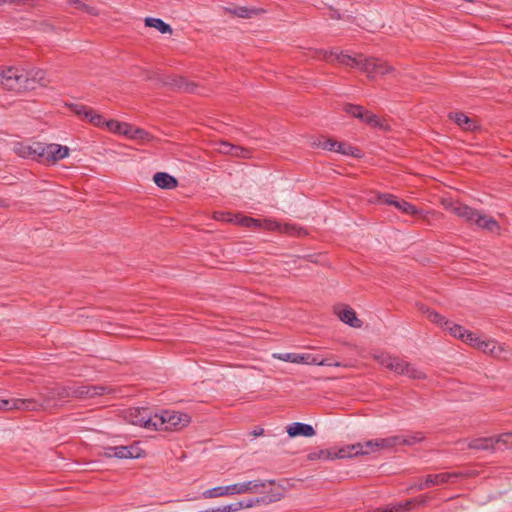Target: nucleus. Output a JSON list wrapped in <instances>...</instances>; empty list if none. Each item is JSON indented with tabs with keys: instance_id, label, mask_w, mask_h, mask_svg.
<instances>
[{
	"instance_id": "nucleus-1",
	"label": "nucleus",
	"mask_w": 512,
	"mask_h": 512,
	"mask_svg": "<svg viewBox=\"0 0 512 512\" xmlns=\"http://www.w3.org/2000/svg\"><path fill=\"white\" fill-rule=\"evenodd\" d=\"M319 59L327 62L337 61L338 63L351 67L357 68L360 71L367 74L370 79H375L379 76H384L393 71V67L388 65L386 62L375 59V58H364L363 55L351 56L337 50L332 51H319Z\"/></svg>"
},
{
	"instance_id": "nucleus-2",
	"label": "nucleus",
	"mask_w": 512,
	"mask_h": 512,
	"mask_svg": "<svg viewBox=\"0 0 512 512\" xmlns=\"http://www.w3.org/2000/svg\"><path fill=\"white\" fill-rule=\"evenodd\" d=\"M111 388L103 385H80V386H58L51 388L47 391L45 396L43 397V402L40 403L36 400V402L40 405V409H46L56 406L53 401L59 399H65L69 397L79 398V399H88L94 398L96 396L104 395L110 393Z\"/></svg>"
},
{
	"instance_id": "nucleus-3",
	"label": "nucleus",
	"mask_w": 512,
	"mask_h": 512,
	"mask_svg": "<svg viewBox=\"0 0 512 512\" xmlns=\"http://www.w3.org/2000/svg\"><path fill=\"white\" fill-rule=\"evenodd\" d=\"M46 72L33 69L29 73L17 67H0V86L13 91L32 90L35 84L45 85Z\"/></svg>"
},
{
	"instance_id": "nucleus-4",
	"label": "nucleus",
	"mask_w": 512,
	"mask_h": 512,
	"mask_svg": "<svg viewBox=\"0 0 512 512\" xmlns=\"http://www.w3.org/2000/svg\"><path fill=\"white\" fill-rule=\"evenodd\" d=\"M274 485L275 480H261L255 479L251 481H246L242 483H234L227 486H218L208 490H205L202 496L205 499L223 497V496H232L246 493H260L263 492V489L266 485Z\"/></svg>"
},
{
	"instance_id": "nucleus-5",
	"label": "nucleus",
	"mask_w": 512,
	"mask_h": 512,
	"mask_svg": "<svg viewBox=\"0 0 512 512\" xmlns=\"http://www.w3.org/2000/svg\"><path fill=\"white\" fill-rule=\"evenodd\" d=\"M375 360L386 369L397 375H404L414 380L426 379V374L415 365L390 354L381 353L374 356Z\"/></svg>"
},
{
	"instance_id": "nucleus-6",
	"label": "nucleus",
	"mask_w": 512,
	"mask_h": 512,
	"mask_svg": "<svg viewBox=\"0 0 512 512\" xmlns=\"http://www.w3.org/2000/svg\"><path fill=\"white\" fill-rule=\"evenodd\" d=\"M460 445L477 451H492L512 448V432H505L496 436L475 438L470 441H459Z\"/></svg>"
},
{
	"instance_id": "nucleus-7",
	"label": "nucleus",
	"mask_w": 512,
	"mask_h": 512,
	"mask_svg": "<svg viewBox=\"0 0 512 512\" xmlns=\"http://www.w3.org/2000/svg\"><path fill=\"white\" fill-rule=\"evenodd\" d=\"M190 416L186 413L164 410L154 414L152 426L154 430H178L190 423Z\"/></svg>"
},
{
	"instance_id": "nucleus-8",
	"label": "nucleus",
	"mask_w": 512,
	"mask_h": 512,
	"mask_svg": "<svg viewBox=\"0 0 512 512\" xmlns=\"http://www.w3.org/2000/svg\"><path fill=\"white\" fill-rule=\"evenodd\" d=\"M124 418L127 422L144 427L149 430H154L152 423L154 422V415L148 408H129L124 412Z\"/></svg>"
},
{
	"instance_id": "nucleus-9",
	"label": "nucleus",
	"mask_w": 512,
	"mask_h": 512,
	"mask_svg": "<svg viewBox=\"0 0 512 512\" xmlns=\"http://www.w3.org/2000/svg\"><path fill=\"white\" fill-rule=\"evenodd\" d=\"M39 404L35 399H1L0 411L20 410V411H36Z\"/></svg>"
},
{
	"instance_id": "nucleus-10",
	"label": "nucleus",
	"mask_w": 512,
	"mask_h": 512,
	"mask_svg": "<svg viewBox=\"0 0 512 512\" xmlns=\"http://www.w3.org/2000/svg\"><path fill=\"white\" fill-rule=\"evenodd\" d=\"M379 449V440H368L363 443H357L353 444L351 446H348L347 449H341L339 451V457H351V456H357V455H363L368 454L372 451H377Z\"/></svg>"
},
{
	"instance_id": "nucleus-11",
	"label": "nucleus",
	"mask_w": 512,
	"mask_h": 512,
	"mask_svg": "<svg viewBox=\"0 0 512 512\" xmlns=\"http://www.w3.org/2000/svg\"><path fill=\"white\" fill-rule=\"evenodd\" d=\"M43 160L41 163H55L69 155V148L56 143H42Z\"/></svg>"
},
{
	"instance_id": "nucleus-12",
	"label": "nucleus",
	"mask_w": 512,
	"mask_h": 512,
	"mask_svg": "<svg viewBox=\"0 0 512 512\" xmlns=\"http://www.w3.org/2000/svg\"><path fill=\"white\" fill-rule=\"evenodd\" d=\"M458 473L455 472H443L439 474L427 475L423 481L415 483L411 486V489L424 490L430 486L442 485L449 482L452 478H457Z\"/></svg>"
},
{
	"instance_id": "nucleus-13",
	"label": "nucleus",
	"mask_w": 512,
	"mask_h": 512,
	"mask_svg": "<svg viewBox=\"0 0 512 512\" xmlns=\"http://www.w3.org/2000/svg\"><path fill=\"white\" fill-rule=\"evenodd\" d=\"M43 148L41 142L32 144L19 143L15 146V152L22 158H29L41 162L43 160Z\"/></svg>"
},
{
	"instance_id": "nucleus-14",
	"label": "nucleus",
	"mask_w": 512,
	"mask_h": 512,
	"mask_svg": "<svg viewBox=\"0 0 512 512\" xmlns=\"http://www.w3.org/2000/svg\"><path fill=\"white\" fill-rule=\"evenodd\" d=\"M445 207L453 214H455L456 216L463 219L465 222L469 224H473L478 213V210L455 201L449 202L448 204L445 205Z\"/></svg>"
},
{
	"instance_id": "nucleus-15",
	"label": "nucleus",
	"mask_w": 512,
	"mask_h": 512,
	"mask_svg": "<svg viewBox=\"0 0 512 512\" xmlns=\"http://www.w3.org/2000/svg\"><path fill=\"white\" fill-rule=\"evenodd\" d=\"M470 345L495 357H500L504 352V347L495 340H481L476 335L473 339L470 338Z\"/></svg>"
},
{
	"instance_id": "nucleus-16",
	"label": "nucleus",
	"mask_w": 512,
	"mask_h": 512,
	"mask_svg": "<svg viewBox=\"0 0 512 512\" xmlns=\"http://www.w3.org/2000/svg\"><path fill=\"white\" fill-rule=\"evenodd\" d=\"M283 490H284L283 487L281 485H279L278 487L271 489L269 492H267L266 495H264L260 498L251 499L247 502L243 501V508H251L255 504H260V503L269 504V503L277 502L284 497Z\"/></svg>"
},
{
	"instance_id": "nucleus-17",
	"label": "nucleus",
	"mask_w": 512,
	"mask_h": 512,
	"mask_svg": "<svg viewBox=\"0 0 512 512\" xmlns=\"http://www.w3.org/2000/svg\"><path fill=\"white\" fill-rule=\"evenodd\" d=\"M217 150L220 153L231 155L238 158H249L251 154L250 150L240 146L233 145L225 141H222L218 144Z\"/></svg>"
},
{
	"instance_id": "nucleus-18",
	"label": "nucleus",
	"mask_w": 512,
	"mask_h": 512,
	"mask_svg": "<svg viewBox=\"0 0 512 512\" xmlns=\"http://www.w3.org/2000/svg\"><path fill=\"white\" fill-rule=\"evenodd\" d=\"M473 224H475L478 228L485 229L489 232H497L500 229L499 224L494 218L483 214L480 211H478Z\"/></svg>"
},
{
	"instance_id": "nucleus-19",
	"label": "nucleus",
	"mask_w": 512,
	"mask_h": 512,
	"mask_svg": "<svg viewBox=\"0 0 512 512\" xmlns=\"http://www.w3.org/2000/svg\"><path fill=\"white\" fill-rule=\"evenodd\" d=\"M287 433L290 437L305 436L312 437L315 435L314 428L305 423L295 422L287 427Z\"/></svg>"
},
{
	"instance_id": "nucleus-20",
	"label": "nucleus",
	"mask_w": 512,
	"mask_h": 512,
	"mask_svg": "<svg viewBox=\"0 0 512 512\" xmlns=\"http://www.w3.org/2000/svg\"><path fill=\"white\" fill-rule=\"evenodd\" d=\"M154 183L161 189H173L177 187V180L173 176L165 172H157L153 176Z\"/></svg>"
},
{
	"instance_id": "nucleus-21",
	"label": "nucleus",
	"mask_w": 512,
	"mask_h": 512,
	"mask_svg": "<svg viewBox=\"0 0 512 512\" xmlns=\"http://www.w3.org/2000/svg\"><path fill=\"white\" fill-rule=\"evenodd\" d=\"M339 319L350 325L351 327H360L361 321L356 317V313L352 308L343 307L337 311Z\"/></svg>"
},
{
	"instance_id": "nucleus-22",
	"label": "nucleus",
	"mask_w": 512,
	"mask_h": 512,
	"mask_svg": "<svg viewBox=\"0 0 512 512\" xmlns=\"http://www.w3.org/2000/svg\"><path fill=\"white\" fill-rule=\"evenodd\" d=\"M446 330H448L453 337L459 338L462 341L469 343V344H470V338L473 339L475 336L473 333L465 330L462 326L453 324L451 322L447 326Z\"/></svg>"
},
{
	"instance_id": "nucleus-23",
	"label": "nucleus",
	"mask_w": 512,
	"mask_h": 512,
	"mask_svg": "<svg viewBox=\"0 0 512 512\" xmlns=\"http://www.w3.org/2000/svg\"><path fill=\"white\" fill-rule=\"evenodd\" d=\"M228 13L237 16L239 18H252L255 15H258L261 10L257 8H248L244 6H238L234 8H226Z\"/></svg>"
},
{
	"instance_id": "nucleus-24",
	"label": "nucleus",
	"mask_w": 512,
	"mask_h": 512,
	"mask_svg": "<svg viewBox=\"0 0 512 512\" xmlns=\"http://www.w3.org/2000/svg\"><path fill=\"white\" fill-rule=\"evenodd\" d=\"M145 25L147 27L155 28L162 34H171L172 28L169 24L165 23L160 18L147 17L145 19Z\"/></svg>"
},
{
	"instance_id": "nucleus-25",
	"label": "nucleus",
	"mask_w": 512,
	"mask_h": 512,
	"mask_svg": "<svg viewBox=\"0 0 512 512\" xmlns=\"http://www.w3.org/2000/svg\"><path fill=\"white\" fill-rule=\"evenodd\" d=\"M449 117L451 120H453L457 125H459L460 127L466 129V130H474L475 129V124L474 122L468 117L466 116L465 114L463 113H450L449 114Z\"/></svg>"
},
{
	"instance_id": "nucleus-26",
	"label": "nucleus",
	"mask_w": 512,
	"mask_h": 512,
	"mask_svg": "<svg viewBox=\"0 0 512 512\" xmlns=\"http://www.w3.org/2000/svg\"><path fill=\"white\" fill-rule=\"evenodd\" d=\"M106 126L110 131L120 134V135L127 136L129 133L132 132L131 125H129L127 123L119 122L116 120L107 121Z\"/></svg>"
},
{
	"instance_id": "nucleus-27",
	"label": "nucleus",
	"mask_w": 512,
	"mask_h": 512,
	"mask_svg": "<svg viewBox=\"0 0 512 512\" xmlns=\"http://www.w3.org/2000/svg\"><path fill=\"white\" fill-rule=\"evenodd\" d=\"M422 309V312L427 316V318L437 324V325H440L442 327H444L445 329L447 328V326L449 325V321L448 320H445V318L438 314L437 312L429 309V308H421Z\"/></svg>"
},
{
	"instance_id": "nucleus-28",
	"label": "nucleus",
	"mask_w": 512,
	"mask_h": 512,
	"mask_svg": "<svg viewBox=\"0 0 512 512\" xmlns=\"http://www.w3.org/2000/svg\"><path fill=\"white\" fill-rule=\"evenodd\" d=\"M138 457L135 454V448L132 446H116L115 458L118 459H129Z\"/></svg>"
},
{
	"instance_id": "nucleus-29",
	"label": "nucleus",
	"mask_w": 512,
	"mask_h": 512,
	"mask_svg": "<svg viewBox=\"0 0 512 512\" xmlns=\"http://www.w3.org/2000/svg\"><path fill=\"white\" fill-rule=\"evenodd\" d=\"M394 207L397 208L404 214L408 215H417L419 213L418 209L409 202L404 200H398L395 202Z\"/></svg>"
},
{
	"instance_id": "nucleus-30",
	"label": "nucleus",
	"mask_w": 512,
	"mask_h": 512,
	"mask_svg": "<svg viewBox=\"0 0 512 512\" xmlns=\"http://www.w3.org/2000/svg\"><path fill=\"white\" fill-rule=\"evenodd\" d=\"M424 440V435L421 432H414L409 435H400V445H413Z\"/></svg>"
},
{
	"instance_id": "nucleus-31",
	"label": "nucleus",
	"mask_w": 512,
	"mask_h": 512,
	"mask_svg": "<svg viewBox=\"0 0 512 512\" xmlns=\"http://www.w3.org/2000/svg\"><path fill=\"white\" fill-rule=\"evenodd\" d=\"M68 3L74 6L76 9L83 11L89 15L96 16L98 15V10L95 7L89 6L80 0H68Z\"/></svg>"
},
{
	"instance_id": "nucleus-32",
	"label": "nucleus",
	"mask_w": 512,
	"mask_h": 512,
	"mask_svg": "<svg viewBox=\"0 0 512 512\" xmlns=\"http://www.w3.org/2000/svg\"><path fill=\"white\" fill-rule=\"evenodd\" d=\"M235 220L236 221H234V223L239 224L243 227L250 228V227L260 226V220L251 218V217H247V216H242L240 214L235 215Z\"/></svg>"
},
{
	"instance_id": "nucleus-33",
	"label": "nucleus",
	"mask_w": 512,
	"mask_h": 512,
	"mask_svg": "<svg viewBox=\"0 0 512 512\" xmlns=\"http://www.w3.org/2000/svg\"><path fill=\"white\" fill-rule=\"evenodd\" d=\"M336 152L347 156L360 157V151L358 149L343 142L338 143Z\"/></svg>"
},
{
	"instance_id": "nucleus-34",
	"label": "nucleus",
	"mask_w": 512,
	"mask_h": 512,
	"mask_svg": "<svg viewBox=\"0 0 512 512\" xmlns=\"http://www.w3.org/2000/svg\"><path fill=\"white\" fill-rule=\"evenodd\" d=\"M274 358H277L279 360L285 361V362H291V363H297L301 364L303 356L301 354L297 353H280V354H274Z\"/></svg>"
},
{
	"instance_id": "nucleus-35",
	"label": "nucleus",
	"mask_w": 512,
	"mask_h": 512,
	"mask_svg": "<svg viewBox=\"0 0 512 512\" xmlns=\"http://www.w3.org/2000/svg\"><path fill=\"white\" fill-rule=\"evenodd\" d=\"M378 440H379V449L380 450L381 449H390V448L400 445V442H399L400 435L391 436V437L378 439Z\"/></svg>"
},
{
	"instance_id": "nucleus-36",
	"label": "nucleus",
	"mask_w": 512,
	"mask_h": 512,
	"mask_svg": "<svg viewBox=\"0 0 512 512\" xmlns=\"http://www.w3.org/2000/svg\"><path fill=\"white\" fill-rule=\"evenodd\" d=\"M414 502L415 500H407L405 502L389 504V512L409 511L414 507Z\"/></svg>"
},
{
	"instance_id": "nucleus-37",
	"label": "nucleus",
	"mask_w": 512,
	"mask_h": 512,
	"mask_svg": "<svg viewBox=\"0 0 512 512\" xmlns=\"http://www.w3.org/2000/svg\"><path fill=\"white\" fill-rule=\"evenodd\" d=\"M364 108L359 105L347 104L345 106V112L352 115L355 118H358L362 121V118L365 114Z\"/></svg>"
},
{
	"instance_id": "nucleus-38",
	"label": "nucleus",
	"mask_w": 512,
	"mask_h": 512,
	"mask_svg": "<svg viewBox=\"0 0 512 512\" xmlns=\"http://www.w3.org/2000/svg\"><path fill=\"white\" fill-rule=\"evenodd\" d=\"M362 121L367 123L368 125L372 126V127H380V128H383L384 126L382 125L380 119L375 115V114H372L368 111H365V114L362 118Z\"/></svg>"
},
{
	"instance_id": "nucleus-39",
	"label": "nucleus",
	"mask_w": 512,
	"mask_h": 512,
	"mask_svg": "<svg viewBox=\"0 0 512 512\" xmlns=\"http://www.w3.org/2000/svg\"><path fill=\"white\" fill-rule=\"evenodd\" d=\"M69 107L73 113L80 117H83L84 119H87L88 112L91 111V108L82 104H71Z\"/></svg>"
},
{
	"instance_id": "nucleus-40",
	"label": "nucleus",
	"mask_w": 512,
	"mask_h": 512,
	"mask_svg": "<svg viewBox=\"0 0 512 512\" xmlns=\"http://www.w3.org/2000/svg\"><path fill=\"white\" fill-rule=\"evenodd\" d=\"M214 509H215V512H236L240 509H243V501H238V502L224 505L221 507H217Z\"/></svg>"
},
{
	"instance_id": "nucleus-41",
	"label": "nucleus",
	"mask_w": 512,
	"mask_h": 512,
	"mask_svg": "<svg viewBox=\"0 0 512 512\" xmlns=\"http://www.w3.org/2000/svg\"><path fill=\"white\" fill-rule=\"evenodd\" d=\"M127 136L130 137L131 139H141V140H149L151 137L147 131L140 129V128H135L133 126H132V132L129 133Z\"/></svg>"
},
{
	"instance_id": "nucleus-42",
	"label": "nucleus",
	"mask_w": 512,
	"mask_h": 512,
	"mask_svg": "<svg viewBox=\"0 0 512 512\" xmlns=\"http://www.w3.org/2000/svg\"><path fill=\"white\" fill-rule=\"evenodd\" d=\"M86 120H88L95 126H102L104 124L106 125V122L103 120V117L100 114L96 113V111H94L93 109H91V111L88 112V117Z\"/></svg>"
},
{
	"instance_id": "nucleus-43",
	"label": "nucleus",
	"mask_w": 512,
	"mask_h": 512,
	"mask_svg": "<svg viewBox=\"0 0 512 512\" xmlns=\"http://www.w3.org/2000/svg\"><path fill=\"white\" fill-rule=\"evenodd\" d=\"M176 86L185 92H194L196 88L194 83H189L185 78H180L177 80Z\"/></svg>"
},
{
	"instance_id": "nucleus-44",
	"label": "nucleus",
	"mask_w": 512,
	"mask_h": 512,
	"mask_svg": "<svg viewBox=\"0 0 512 512\" xmlns=\"http://www.w3.org/2000/svg\"><path fill=\"white\" fill-rule=\"evenodd\" d=\"M214 219H216L218 221L230 222V223H234V221H236L235 215H232L229 212H222V211L215 212Z\"/></svg>"
},
{
	"instance_id": "nucleus-45",
	"label": "nucleus",
	"mask_w": 512,
	"mask_h": 512,
	"mask_svg": "<svg viewBox=\"0 0 512 512\" xmlns=\"http://www.w3.org/2000/svg\"><path fill=\"white\" fill-rule=\"evenodd\" d=\"M303 356L301 364L318 365L320 364V356L314 354H301Z\"/></svg>"
},
{
	"instance_id": "nucleus-46",
	"label": "nucleus",
	"mask_w": 512,
	"mask_h": 512,
	"mask_svg": "<svg viewBox=\"0 0 512 512\" xmlns=\"http://www.w3.org/2000/svg\"><path fill=\"white\" fill-rule=\"evenodd\" d=\"M259 227H263L264 229L270 230V231H274V230L279 231V229H281V224L276 221H273V220H264L263 223L260 222Z\"/></svg>"
},
{
	"instance_id": "nucleus-47",
	"label": "nucleus",
	"mask_w": 512,
	"mask_h": 512,
	"mask_svg": "<svg viewBox=\"0 0 512 512\" xmlns=\"http://www.w3.org/2000/svg\"><path fill=\"white\" fill-rule=\"evenodd\" d=\"M378 199L380 202L392 206H394L395 202L397 201L396 196L389 193L379 194Z\"/></svg>"
},
{
	"instance_id": "nucleus-48",
	"label": "nucleus",
	"mask_w": 512,
	"mask_h": 512,
	"mask_svg": "<svg viewBox=\"0 0 512 512\" xmlns=\"http://www.w3.org/2000/svg\"><path fill=\"white\" fill-rule=\"evenodd\" d=\"M338 143L337 141L335 140H331V139H327L323 142H320L319 143V146L321 148H323L324 150H328V151H335L336 152V149H337V146H338Z\"/></svg>"
},
{
	"instance_id": "nucleus-49",
	"label": "nucleus",
	"mask_w": 512,
	"mask_h": 512,
	"mask_svg": "<svg viewBox=\"0 0 512 512\" xmlns=\"http://www.w3.org/2000/svg\"><path fill=\"white\" fill-rule=\"evenodd\" d=\"M300 228L297 229L294 225L292 224H284L282 225L281 224V229H279L280 232L282 233H287V234H295V233H299L300 232Z\"/></svg>"
},
{
	"instance_id": "nucleus-50",
	"label": "nucleus",
	"mask_w": 512,
	"mask_h": 512,
	"mask_svg": "<svg viewBox=\"0 0 512 512\" xmlns=\"http://www.w3.org/2000/svg\"><path fill=\"white\" fill-rule=\"evenodd\" d=\"M320 362H323V363L318 364L319 366H333V367H340L341 366L340 362L333 361L332 358H322V357H320Z\"/></svg>"
},
{
	"instance_id": "nucleus-51",
	"label": "nucleus",
	"mask_w": 512,
	"mask_h": 512,
	"mask_svg": "<svg viewBox=\"0 0 512 512\" xmlns=\"http://www.w3.org/2000/svg\"><path fill=\"white\" fill-rule=\"evenodd\" d=\"M309 458L310 459H315V458L328 459V458H330V453L328 451L321 450L318 453H316V452L311 453L309 455Z\"/></svg>"
},
{
	"instance_id": "nucleus-52",
	"label": "nucleus",
	"mask_w": 512,
	"mask_h": 512,
	"mask_svg": "<svg viewBox=\"0 0 512 512\" xmlns=\"http://www.w3.org/2000/svg\"><path fill=\"white\" fill-rule=\"evenodd\" d=\"M116 446H109L103 449V455L107 458H115Z\"/></svg>"
},
{
	"instance_id": "nucleus-53",
	"label": "nucleus",
	"mask_w": 512,
	"mask_h": 512,
	"mask_svg": "<svg viewBox=\"0 0 512 512\" xmlns=\"http://www.w3.org/2000/svg\"><path fill=\"white\" fill-rule=\"evenodd\" d=\"M412 500H415L414 506H416V505L422 506V505H425L427 503L429 498L427 496H420V497H417V498H413Z\"/></svg>"
},
{
	"instance_id": "nucleus-54",
	"label": "nucleus",
	"mask_w": 512,
	"mask_h": 512,
	"mask_svg": "<svg viewBox=\"0 0 512 512\" xmlns=\"http://www.w3.org/2000/svg\"><path fill=\"white\" fill-rule=\"evenodd\" d=\"M264 432V430L262 428H259V429H255L251 432V435L254 436V437H258L260 435H262Z\"/></svg>"
},
{
	"instance_id": "nucleus-55",
	"label": "nucleus",
	"mask_w": 512,
	"mask_h": 512,
	"mask_svg": "<svg viewBox=\"0 0 512 512\" xmlns=\"http://www.w3.org/2000/svg\"><path fill=\"white\" fill-rule=\"evenodd\" d=\"M8 204L5 200H0V207H7Z\"/></svg>"
}]
</instances>
